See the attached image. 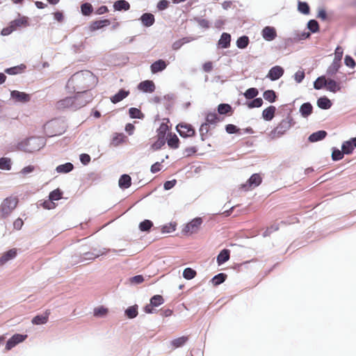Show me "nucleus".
<instances>
[{
    "label": "nucleus",
    "mask_w": 356,
    "mask_h": 356,
    "mask_svg": "<svg viewBox=\"0 0 356 356\" xmlns=\"http://www.w3.org/2000/svg\"><path fill=\"white\" fill-rule=\"evenodd\" d=\"M97 78L88 70H82L74 73L68 80L66 88L69 92L83 91L95 87Z\"/></svg>",
    "instance_id": "f257e3e1"
},
{
    "label": "nucleus",
    "mask_w": 356,
    "mask_h": 356,
    "mask_svg": "<svg viewBox=\"0 0 356 356\" xmlns=\"http://www.w3.org/2000/svg\"><path fill=\"white\" fill-rule=\"evenodd\" d=\"M46 144L43 137H30L18 143L17 148L26 152H33L40 150Z\"/></svg>",
    "instance_id": "f03ea898"
},
{
    "label": "nucleus",
    "mask_w": 356,
    "mask_h": 356,
    "mask_svg": "<svg viewBox=\"0 0 356 356\" xmlns=\"http://www.w3.org/2000/svg\"><path fill=\"white\" fill-rule=\"evenodd\" d=\"M295 124L293 118L289 113L286 118L283 119L278 125L270 132V137L271 139L276 138H280L286 132L291 129V127Z\"/></svg>",
    "instance_id": "7ed1b4c3"
},
{
    "label": "nucleus",
    "mask_w": 356,
    "mask_h": 356,
    "mask_svg": "<svg viewBox=\"0 0 356 356\" xmlns=\"http://www.w3.org/2000/svg\"><path fill=\"white\" fill-rule=\"evenodd\" d=\"M44 129L46 134L48 137H52L54 136H60L65 132L66 127L63 122L60 120H51L45 126Z\"/></svg>",
    "instance_id": "20e7f679"
},
{
    "label": "nucleus",
    "mask_w": 356,
    "mask_h": 356,
    "mask_svg": "<svg viewBox=\"0 0 356 356\" xmlns=\"http://www.w3.org/2000/svg\"><path fill=\"white\" fill-rule=\"evenodd\" d=\"M107 252H113L118 255H125L127 253L126 249H120V250H115V249H106L102 248L101 250H96L95 249L92 252H83V254H81L82 256L83 259H84V261H86L88 260H93L95 258L99 257L100 255L106 254Z\"/></svg>",
    "instance_id": "39448f33"
},
{
    "label": "nucleus",
    "mask_w": 356,
    "mask_h": 356,
    "mask_svg": "<svg viewBox=\"0 0 356 356\" xmlns=\"http://www.w3.org/2000/svg\"><path fill=\"white\" fill-rule=\"evenodd\" d=\"M74 98L75 109H79L85 106L87 104L92 100V95L88 90L83 91H76V94L73 96Z\"/></svg>",
    "instance_id": "423d86ee"
},
{
    "label": "nucleus",
    "mask_w": 356,
    "mask_h": 356,
    "mask_svg": "<svg viewBox=\"0 0 356 356\" xmlns=\"http://www.w3.org/2000/svg\"><path fill=\"white\" fill-rule=\"evenodd\" d=\"M18 200L16 197H8L3 200L0 207V213L2 218H6L16 208Z\"/></svg>",
    "instance_id": "0eeeda50"
},
{
    "label": "nucleus",
    "mask_w": 356,
    "mask_h": 356,
    "mask_svg": "<svg viewBox=\"0 0 356 356\" xmlns=\"http://www.w3.org/2000/svg\"><path fill=\"white\" fill-rule=\"evenodd\" d=\"M177 131L181 137L187 138L195 136V131L191 124L180 123L177 126Z\"/></svg>",
    "instance_id": "6e6552de"
},
{
    "label": "nucleus",
    "mask_w": 356,
    "mask_h": 356,
    "mask_svg": "<svg viewBox=\"0 0 356 356\" xmlns=\"http://www.w3.org/2000/svg\"><path fill=\"white\" fill-rule=\"evenodd\" d=\"M202 223V219L200 217L193 219L191 222L187 223L183 229L184 234H193L197 232L199 227Z\"/></svg>",
    "instance_id": "1a4fd4ad"
},
{
    "label": "nucleus",
    "mask_w": 356,
    "mask_h": 356,
    "mask_svg": "<svg viewBox=\"0 0 356 356\" xmlns=\"http://www.w3.org/2000/svg\"><path fill=\"white\" fill-rule=\"evenodd\" d=\"M261 183V177L257 174H253L247 181L245 184H241V188L247 191L250 190L251 188H254L258 186Z\"/></svg>",
    "instance_id": "9d476101"
},
{
    "label": "nucleus",
    "mask_w": 356,
    "mask_h": 356,
    "mask_svg": "<svg viewBox=\"0 0 356 356\" xmlns=\"http://www.w3.org/2000/svg\"><path fill=\"white\" fill-rule=\"evenodd\" d=\"M27 338L26 334H15L6 342V349L7 350H11L18 343L24 341Z\"/></svg>",
    "instance_id": "9b49d317"
},
{
    "label": "nucleus",
    "mask_w": 356,
    "mask_h": 356,
    "mask_svg": "<svg viewBox=\"0 0 356 356\" xmlns=\"http://www.w3.org/2000/svg\"><path fill=\"white\" fill-rule=\"evenodd\" d=\"M74 98L73 97H67L63 99L59 100L56 103V108L58 109H71L75 111Z\"/></svg>",
    "instance_id": "f8f14e48"
},
{
    "label": "nucleus",
    "mask_w": 356,
    "mask_h": 356,
    "mask_svg": "<svg viewBox=\"0 0 356 356\" xmlns=\"http://www.w3.org/2000/svg\"><path fill=\"white\" fill-rule=\"evenodd\" d=\"M284 70L283 67L279 65H275L269 70L266 77L270 81H275L282 77L284 74Z\"/></svg>",
    "instance_id": "ddd939ff"
},
{
    "label": "nucleus",
    "mask_w": 356,
    "mask_h": 356,
    "mask_svg": "<svg viewBox=\"0 0 356 356\" xmlns=\"http://www.w3.org/2000/svg\"><path fill=\"white\" fill-rule=\"evenodd\" d=\"M10 97L15 102L19 103H26L31 99V97L29 94L18 90H12L10 92Z\"/></svg>",
    "instance_id": "4468645a"
},
{
    "label": "nucleus",
    "mask_w": 356,
    "mask_h": 356,
    "mask_svg": "<svg viewBox=\"0 0 356 356\" xmlns=\"http://www.w3.org/2000/svg\"><path fill=\"white\" fill-rule=\"evenodd\" d=\"M263 38L266 41H272L277 37V32L273 26H265L261 31Z\"/></svg>",
    "instance_id": "2eb2a0df"
},
{
    "label": "nucleus",
    "mask_w": 356,
    "mask_h": 356,
    "mask_svg": "<svg viewBox=\"0 0 356 356\" xmlns=\"http://www.w3.org/2000/svg\"><path fill=\"white\" fill-rule=\"evenodd\" d=\"M51 314V311L49 309H47L43 314L36 315L31 320V323L33 325H44L46 324L48 321L49 316Z\"/></svg>",
    "instance_id": "dca6fc26"
},
{
    "label": "nucleus",
    "mask_w": 356,
    "mask_h": 356,
    "mask_svg": "<svg viewBox=\"0 0 356 356\" xmlns=\"http://www.w3.org/2000/svg\"><path fill=\"white\" fill-rule=\"evenodd\" d=\"M355 147H356V137L351 138L350 140L344 141L341 145V149L345 154H350L353 153Z\"/></svg>",
    "instance_id": "f3484780"
},
{
    "label": "nucleus",
    "mask_w": 356,
    "mask_h": 356,
    "mask_svg": "<svg viewBox=\"0 0 356 356\" xmlns=\"http://www.w3.org/2000/svg\"><path fill=\"white\" fill-rule=\"evenodd\" d=\"M138 89L143 91V92H153L155 89V84L151 80H145L141 81L138 85Z\"/></svg>",
    "instance_id": "a211bd4d"
},
{
    "label": "nucleus",
    "mask_w": 356,
    "mask_h": 356,
    "mask_svg": "<svg viewBox=\"0 0 356 356\" xmlns=\"http://www.w3.org/2000/svg\"><path fill=\"white\" fill-rule=\"evenodd\" d=\"M167 67V64L165 60L162 59H159L152 63L150 66V70L152 73L156 74L159 72L163 71Z\"/></svg>",
    "instance_id": "6ab92c4d"
},
{
    "label": "nucleus",
    "mask_w": 356,
    "mask_h": 356,
    "mask_svg": "<svg viewBox=\"0 0 356 356\" xmlns=\"http://www.w3.org/2000/svg\"><path fill=\"white\" fill-rule=\"evenodd\" d=\"M341 67V63H339L335 61H332L331 65L327 67L326 70V76L329 77H334L338 79L337 76H335L339 72V68Z\"/></svg>",
    "instance_id": "aec40b11"
},
{
    "label": "nucleus",
    "mask_w": 356,
    "mask_h": 356,
    "mask_svg": "<svg viewBox=\"0 0 356 356\" xmlns=\"http://www.w3.org/2000/svg\"><path fill=\"white\" fill-rule=\"evenodd\" d=\"M140 20L142 24L146 27H149L152 26L155 22V18L153 14L150 13H143L140 17Z\"/></svg>",
    "instance_id": "412c9836"
},
{
    "label": "nucleus",
    "mask_w": 356,
    "mask_h": 356,
    "mask_svg": "<svg viewBox=\"0 0 356 356\" xmlns=\"http://www.w3.org/2000/svg\"><path fill=\"white\" fill-rule=\"evenodd\" d=\"M129 90H126L124 89H120L116 94L113 96L111 97L110 99L113 104H117L124 98H126L129 95Z\"/></svg>",
    "instance_id": "4be33fe9"
},
{
    "label": "nucleus",
    "mask_w": 356,
    "mask_h": 356,
    "mask_svg": "<svg viewBox=\"0 0 356 356\" xmlns=\"http://www.w3.org/2000/svg\"><path fill=\"white\" fill-rule=\"evenodd\" d=\"M327 132L324 130H319L316 132L312 133L308 138V140L310 143H316L320 140H323L326 136Z\"/></svg>",
    "instance_id": "5701e85b"
},
{
    "label": "nucleus",
    "mask_w": 356,
    "mask_h": 356,
    "mask_svg": "<svg viewBox=\"0 0 356 356\" xmlns=\"http://www.w3.org/2000/svg\"><path fill=\"white\" fill-rule=\"evenodd\" d=\"M119 187L122 189H127L131 185V178L127 174L122 175L118 181Z\"/></svg>",
    "instance_id": "b1692460"
},
{
    "label": "nucleus",
    "mask_w": 356,
    "mask_h": 356,
    "mask_svg": "<svg viewBox=\"0 0 356 356\" xmlns=\"http://www.w3.org/2000/svg\"><path fill=\"white\" fill-rule=\"evenodd\" d=\"M111 22L109 19H102L92 22L90 25V30L91 31H95L99 30L102 28H104L106 26L110 25Z\"/></svg>",
    "instance_id": "393cba45"
},
{
    "label": "nucleus",
    "mask_w": 356,
    "mask_h": 356,
    "mask_svg": "<svg viewBox=\"0 0 356 356\" xmlns=\"http://www.w3.org/2000/svg\"><path fill=\"white\" fill-rule=\"evenodd\" d=\"M275 111V106H269L262 111V118L266 121H270L274 118Z\"/></svg>",
    "instance_id": "a878e982"
},
{
    "label": "nucleus",
    "mask_w": 356,
    "mask_h": 356,
    "mask_svg": "<svg viewBox=\"0 0 356 356\" xmlns=\"http://www.w3.org/2000/svg\"><path fill=\"white\" fill-rule=\"evenodd\" d=\"M17 255V250L13 248L5 252L0 257V265H4L8 261L14 259Z\"/></svg>",
    "instance_id": "bb28decb"
},
{
    "label": "nucleus",
    "mask_w": 356,
    "mask_h": 356,
    "mask_svg": "<svg viewBox=\"0 0 356 356\" xmlns=\"http://www.w3.org/2000/svg\"><path fill=\"white\" fill-rule=\"evenodd\" d=\"M188 341V337L182 336L170 341V346H172V349H176L184 346Z\"/></svg>",
    "instance_id": "cd10ccee"
},
{
    "label": "nucleus",
    "mask_w": 356,
    "mask_h": 356,
    "mask_svg": "<svg viewBox=\"0 0 356 356\" xmlns=\"http://www.w3.org/2000/svg\"><path fill=\"white\" fill-rule=\"evenodd\" d=\"M299 111L303 118H307L312 113L313 106L310 102L303 103L300 106Z\"/></svg>",
    "instance_id": "c85d7f7f"
},
{
    "label": "nucleus",
    "mask_w": 356,
    "mask_h": 356,
    "mask_svg": "<svg viewBox=\"0 0 356 356\" xmlns=\"http://www.w3.org/2000/svg\"><path fill=\"white\" fill-rule=\"evenodd\" d=\"M327 90L332 92H336L341 90L339 83L337 82L335 79L328 78L326 80Z\"/></svg>",
    "instance_id": "c756f323"
},
{
    "label": "nucleus",
    "mask_w": 356,
    "mask_h": 356,
    "mask_svg": "<svg viewBox=\"0 0 356 356\" xmlns=\"http://www.w3.org/2000/svg\"><path fill=\"white\" fill-rule=\"evenodd\" d=\"M10 24L13 28L14 31H15L18 27L28 26V18L25 16L21 17L10 22Z\"/></svg>",
    "instance_id": "7c9ffc66"
},
{
    "label": "nucleus",
    "mask_w": 356,
    "mask_h": 356,
    "mask_svg": "<svg viewBox=\"0 0 356 356\" xmlns=\"http://www.w3.org/2000/svg\"><path fill=\"white\" fill-rule=\"evenodd\" d=\"M332 104L331 100L325 96L321 97L317 99V106L323 110H327L331 108Z\"/></svg>",
    "instance_id": "2f4dec72"
},
{
    "label": "nucleus",
    "mask_w": 356,
    "mask_h": 356,
    "mask_svg": "<svg viewBox=\"0 0 356 356\" xmlns=\"http://www.w3.org/2000/svg\"><path fill=\"white\" fill-rule=\"evenodd\" d=\"M230 257V251L227 249H223L220 252L218 255L217 256V263L219 266L225 263L229 259Z\"/></svg>",
    "instance_id": "473e14b6"
},
{
    "label": "nucleus",
    "mask_w": 356,
    "mask_h": 356,
    "mask_svg": "<svg viewBox=\"0 0 356 356\" xmlns=\"http://www.w3.org/2000/svg\"><path fill=\"white\" fill-rule=\"evenodd\" d=\"M230 42L231 35L227 33H222L218 40V45L222 48L227 49L230 46Z\"/></svg>",
    "instance_id": "72a5a7b5"
},
{
    "label": "nucleus",
    "mask_w": 356,
    "mask_h": 356,
    "mask_svg": "<svg viewBox=\"0 0 356 356\" xmlns=\"http://www.w3.org/2000/svg\"><path fill=\"white\" fill-rule=\"evenodd\" d=\"M166 140L170 147L172 149H177L179 147V140L175 134L170 133Z\"/></svg>",
    "instance_id": "f704fd0d"
},
{
    "label": "nucleus",
    "mask_w": 356,
    "mask_h": 356,
    "mask_svg": "<svg viewBox=\"0 0 356 356\" xmlns=\"http://www.w3.org/2000/svg\"><path fill=\"white\" fill-rule=\"evenodd\" d=\"M115 10H128L130 8V4L126 0H117L113 3Z\"/></svg>",
    "instance_id": "c9c22d12"
},
{
    "label": "nucleus",
    "mask_w": 356,
    "mask_h": 356,
    "mask_svg": "<svg viewBox=\"0 0 356 356\" xmlns=\"http://www.w3.org/2000/svg\"><path fill=\"white\" fill-rule=\"evenodd\" d=\"M26 69V65L21 64L14 67L6 68L4 72L5 73L10 75H16L22 73Z\"/></svg>",
    "instance_id": "e433bc0d"
},
{
    "label": "nucleus",
    "mask_w": 356,
    "mask_h": 356,
    "mask_svg": "<svg viewBox=\"0 0 356 356\" xmlns=\"http://www.w3.org/2000/svg\"><path fill=\"white\" fill-rule=\"evenodd\" d=\"M220 121V118L215 112L208 113L206 115V123L207 125H216Z\"/></svg>",
    "instance_id": "4c0bfd02"
},
{
    "label": "nucleus",
    "mask_w": 356,
    "mask_h": 356,
    "mask_svg": "<svg viewBox=\"0 0 356 356\" xmlns=\"http://www.w3.org/2000/svg\"><path fill=\"white\" fill-rule=\"evenodd\" d=\"M74 168V165L70 162H67L64 164L59 165L56 167V170L58 173H68Z\"/></svg>",
    "instance_id": "58836bf2"
},
{
    "label": "nucleus",
    "mask_w": 356,
    "mask_h": 356,
    "mask_svg": "<svg viewBox=\"0 0 356 356\" xmlns=\"http://www.w3.org/2000/svg\"><path fill=\"white\" fill-rule=\"evenodd\" d=\"M263 97L268 102L274 103L277 100V96L273 90H267L264 92Z\"/></svg>",
    "instance_id": "ea45409f"
},
{
    "label": "nucleus",
    "mask_w": 356,
    "mask_h": 356,
    "mask_svg": "<svg viewBox=\"0 0 356 356\" xmlns=\"http://www.w3.org/2000/svg\"><path fill=\"white\" fill-rule=\"evenodd\" d=\"M227 275L224 273H220L215 276H213L211 280V283L213 286H218L223 283L226 279Z\"/></svg>",
    "instance_id": "a19ab883"
},
{
    "label": "nucleus",
    "mask_w": 356,
    "mask_h": 356,
    "mask_svg": "<svg viewBox=\"0 0 356 356\" xmlns=\"http://www.w3.org/2000/svg\"><path fill=\"white\" fill-rule=\"evenodd\" d=\"M326 76L325 75L318 76L314 82V88L316 90H321L326 86Z\"/></svg>",
    "instance_id": "79ce46f5"
},
{
    "label": "nucleus",
    "mask_w": 356,
    "mask_h": 356,
    "mask_svg": "<svg viewBox=\"0 0 356 356\" xmlns=\"http://www.w3.org/2000/svg\"><path fill=\"white\" fill-rule=\"evenodd\" d=\"M129 114L130 118L133 119H143L144 114L141 111L137 108L131 107L129 109Z\"/></svg>",
    "instance_id": "37998d69"
},
{
    "label": "nucleus",
    "mask_w": 356,
    "mask_h": 356,
    "mask_svg": "<svg viewBox=\"0 0 356 356\" xmlns=\"http://www.w3.org/2000/svg\"><path fill=\"white\" fill-rule=\"evenodd\" d=\"M243 96L247 99H252L257 97L259 95V90L256 88H250L243 92Z\"/></svg>",
    "instance_id": "c03bdc74"
},
{
    "label": "nucleus",
    "mask_w": 356,
    "mask_h": 356,
    "mask_svg": "<svg viewBox=\"0 0 356 356\" xmlns=\"http://www.w3.org/2000/svg\"><path fill=\"white\" fill-rule=\"evenodd\" d=\"M124 313H125V315L129 318L132 319V318H136L138 315V305H135L129 307L127 309H126Z\"/></svg>",
    "instance_id": "a18cd8bd"
},
{
    "label": "nucleus",
    "mask_w": 356,
    "mask_h": 356,
    "mask_svg": "<svg viewBox=\"0 0 356 356\" xmlns=\"http://www.w3.org/2000/svg\"><path fill=\"white\" fill-rule=\"evenodd\" d=\"M298 10L304 15H308L310 13V8L307 2L299 1L298 2Z\"/></svg>",
    "instance_id": "49530a36"
},
{
    "label": "nucleus",
    "mask_w": 356,
    "mask_h": 356,
    "mask_svg": "<svg viewBox=\"0 0 356 356\" xmlns=\"http://www.w3.org/2000/svg\"><path fill=\"white\" fill-rule=\"evenodd\" d=\"M249 44V38L246 35L239 37L236 40V46L238 49H245Z\"/></svg>",
    "instance_id": "de8ad7c7"
},
{
    "label": "nucleus",
    "mask_w": 356,
    "mask_h": 356,
    "mask_svg": "<svg viewBox=\"0 0 356 356\" xmlns=\"http://www.w3.org/2000/svg\"><path fill=\"white\" fill-rule=\"evenodd\" d=\"M263 99L261 97H254L252 101L247 103L249 108H259L263 105Z\"/></svg>",
    "instance_id": "09e8293b"
},
{
    "label": "nucleus",
    "mask_w": 356,
    "mask_h": 356,
    "mask_svg": "<svg viewBox=\"0 0 356 356\" xmlns=\"http://www.w3.org/2000/svg\"><path fill=\"white\" fill-rule=\"evenodd\" d=\"M0 169L10 170L11 169V160L7 157L0 158Z\"/></svg>",
    "instance_id": "8fccbe9b"
},
{
    "label": "nucleus",
    "mask_w": 356,
    "mask_h": 356,
    "mask_svg": "<svg viewBox=\"0 0 356 356\" xmlns=\"http://www.w3.org/2000/svg\"><path fill=\"white\" fill-rule=\"evenodd\" d=\"M332 159L334 161H339L343 159L345 153L343 152V149H339L337 147H332Z\"/></svg>",
    "instance_id": "3c124183"
},
{
    "label": "nucleus",
    "mask_w": 356,
    "mask_h": 356,
    "mask_svg": "<svg viewBox=\"0 0 356 356\" xmlns=\"http://www.w3.org/2000/svg\"><path fill=\"white\" fill-rule=\"evenodd\" d=\"M197 275L196 271L191 268H186L183 271V277L184 279L190 280L193 279Z\"/></svg>",
    "instance_id": "603ef678"
},
{
    "label": "nucleus",
    "mask_w": 356,
    "mask_h": 356,
    "mask_svg": "<svg viewBox=\"0 0 356 356\" xmlns=\"http://www.w3.org/2000/svg\"><path fill=\"white\" fill-rule=\"evenodd\" d=\"M81 11L83 15L88 16L93 11L92 6L90 3H83L81 6Z\"/></svg>",
    "instance_id": "864d4df0"
},
{
    "label": "nucleus",
    "mask_w": 356,
    "mask_h": 356,
    "mask_svg": "<svg viewBox=\"0 0 356 356\" xmlns=\"http://www.w3.org/2000/svg\"><path fill=\"white\" fill-rule=\"evenodd\" d=\"M63 192L59 189L56 188L49 193V198L51 201H57L62 198Z\"/></svg>",
    "instance_id": "5fc2aeb1"
},
{
    "label": "nucleus",
    "mask_w": 356,
    "mask_h": 356,
    "mask_svg": "<svg viewBox=\"0 0 356 356\" xmlns=\"http://www.w3.org/2000/svg\"><path fill=\"white\" fill-rule=\"evenodd\" d=\"M152 226L153 222L150 220H144L140 222L139 229L141 232H149Z\"/></svg>",
    "instance_id": "6e6d98bb"
},
{
    "label": "nucleus",
    "mask_w": 356,
    "mask_h": 356,
    "mask_svg": "<svg viewBox=\"0 0 356 356\" xmlns=\"http://www.w3.org/2000/svg\"><path fill=\"white\" fill-rule=\"evenodd\" d=\"M232 106L228 104H220L218 106V113L220 115H226L232 111Z\"/></svg>",
    "instance_id": "4d7b16f0"
},
{
    "label": "nucleus",
    "mask_w": 356,
    "mask_h": 356,
    "mask_svg": "<svg viewBox=\"0 0 356 356\" xmlns=\"http://www.w3.org/2000/svg\"><path fill=\"white\" fill-rule=\"evenodd\" d=\"M164 302V299L161 295H154L150 298L151 305L159 307Z\"/></svg>",
    "instance_id": "13d9d810"
},
{
    "label": "nucleus",
    "mask_w": 356,
    "mask_h": 356,
    "mask_svg": "<svg viewBox=\"0 0 356 356\" xmlns=\"http://www.w3.org/2000/svg\"><path fill=\"white\" fill-rule=\"evenodd\" d=\"M144 277L142 275H138L131 277L128 279V283L130 285H138L143 282Z\"/></svg>",
    "instance_id": "bf43d9fd"
},
{
    "label": "nucleus",
    "mask_w": 356,
    "mask_h": 356,
    "mask_svg": "<svg viewBox=\"0 0 356 356\" xmlns=\"http://www.w3.org/2000/svg\"><path fill=\"white\" fill-rule=\"evenodd\" d=\"M307 29L313 33L319 31V24L316 19H310L307 22Z\"/></svg>",
    "instance_id": "052dcab7"
},
{
    "label": "nucleus",
    "mask_w": 356,
    "mask_h": 356,
    "mask_svg": "<svg viewBox=\"0 0 356 356\" xmlns=\"http://www.w3.org/2000/svg\"><path fill=\"white\" fill-rule=\"evenodd\" d=\"M343 50L341 47L337 46L334 51V58L332 61L341 63V59L343 57Z\"/></svg>",
    "instance_id": "680f3d73"
},
{
    "label": "nucleus",
    "mask_w": 356,
    "mask_h": 356,
    "mask_svg": "<svg viewBox=\"0 0 356 356\" xmlns=\"http://www.w3.org/2000/svg\"><path fill=\"white\" fill-rule=\"evenodd\" d=\"M165 142L166 138L157 136L156 140L152 145V148L154 150H158L165 145Z\"/></svg>",
    "instance_id": "e2e57ef3"
},
{
    "label": "nucleus",
    "mask_w": 356,
    "mask_h": 356,
    "mask_svg": "<svg viewBox=\"0 0 356 356\" xmlns=\"http://www.w3.org/2000/svg\"><path fill=\"white\" fill-rule=\"evenodd\" d=\"M107 312V308L100 306L94 309L93 314L95 316L100 317L104 316Z\"/></svg>",
    "instance_id": "0e129e2a"
},
{
    "label": "nucleus",
    "mask_w": 356,
    "mask_h": 356,
    "mask_svg": "<svg viewBox=\"0 0 356 356\" xmlns=\"http://www.w3.org/2000/svg\"><path fill=\"white\" fill-rule=\"evenodd\" d=\"M168 131V127L164 123H162L157 130V136L165 138V135Z\"/></svg>",
    "instance_id": "69168bd1"
},
{
    "label": "nucleus",
    "mask_w": 356,
    "mask_h": 356,
    "mask_svg": "<svg viewBox=\"0 0 356 356\" xmlns=\"http://www.w3.org/2000/svg\"><path fill=\"white\" fill-rule=\"evenodd\" d=\"M225 131L229 134H234L239 133L241 129L234 124H228L225 126Z\"/></svg>",
    "instance_id": "338daca9"
},
{
    "label": "nucleus",
    "mask_w": 356,
    "mask_h": 356,
    "mask_svg": "<svg viewBox=\"0 0 356 356\" xmlns=\"http://www.w3.org/2000/svg\"><path fill=\"white\" fill-rule=\"evenodd\" d=\"M209 126L206 123H202L200 127L199 131L201 136V140H204V136L209 132Z\"/></svg>",
    "instance_id": "774afa93"
}]
</instances>
